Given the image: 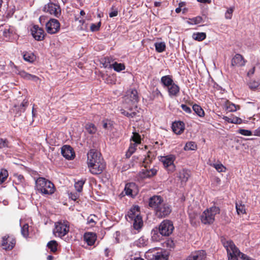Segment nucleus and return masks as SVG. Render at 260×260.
<instances>
[{
  "instance_id": "4c0bfd02",
  "label": "nucleus",
  "mask_w": 260,
  "mask_h": 260,
  "mask_svg": "<svg viewBox=\"0 0 260 260\" xmlns=\"http://www.w3.org/2000/svg\"><path fill=\"white\" fill-rule=\"evenodd\" d=\"M236 208L237 212L239 215L240 214H243L246 213L245 206L241 203H240L239 204L236 203Z\"/></svg>"
},
{
  "instance_id": "dca6fc26",
  "label": "nucleus",
  "mask_w": 260,
  "mask_h": 260,
  "mask_svg": "<svg viewBox=\"0 0 260 260\" xmlns=\"http://www.w3.org/2000/svg\"><path fill=\"white\" fill-rule=\"evenodd\" d=\"M246 60L243 56L240 54H236L232 59L231 65L232 67H242L245 65Z\"/></svg>"
},
{
  "instance_id": "49530a36",
  "label": "nucleus",
  "mask_w": 260,
  "mask_h": 260,
  "mask_svg": "<svg viewBox=\"0 0 260 260\" xmlns=\"http://www.w3.org/2000/svg\"><path fill=\"white\" fill-rule=\"evenodd\" d=\"M97 218V217L94 215H91L89 216L87 219V223L88 224H90L91 226H94L95 223V219Z\"/></svg>"
},
{
  "instance_id": "7ed1b4c3",
  "label": "nucleus",
  "mask_w": 260,
  "mask_h": 260,
  "mask_svg": "<svg viewBox=\"0 0 260 260\" xmlns=\"http://www.w3.org/2000/svg\"><path fill=\"white\" fill-rule=\"evenodd\" d=\"M36 188L43 194H52L55 191L54 184L43 177H39L36 180Z\"/></svg>"
},
{
  "instance_id": "c85d7f7f",
  "label": "nucleus",
  "mask_w": 260,
  "mask_h": 260,
  "mask_svg": "<svg viewBox=\"0 0 260 260\" xmlns=\"http://www.w3.org/2000/svg\"><path fill=\"white\" fill-rule=\"evenodd\" d=\"M23 58L26 61L32 62L36 59V56L34 53L31 52H25L23 55Z\"/></svg>"
},
{
  "instance_id": "f03ea898",
  "label": "nucleus",
  "mask_w": 260,
  "mask_h": 260,
  "mask_svg": "<svg viewBox=\"0 0 260 260\" xmlns=\"http://www.w3.org/2000/svg\"><path fill=\"white\" fill-rule=\"evenodd\" d=\"M126 220L133 223L134 228L136 230L141 229L143 222L140 215V208L138 206L132 207L125 215Z\"/></svg>"
},
{
  "instance_id": "6e6552de",
  "label": "nucleus",
  "mask_w": 260,
  "mask_h": 260,
  "mask_svg": "<svg viewBox=\"0 0 260 260\" xmlns=\"http://www.w3.org/2000/svg\"><path fill=\"white\" fill-rule=\"evenodd\" d=\"M175 159V157L173 155H169L161 156L160 160L163 164L164 167L167 169L169 172H173L175 169V166L174 164Z\"/></svg>"
},
{
  "instance_id": "393cba45",
  "label": "nucleus",
  "mask_w": 260,
  "mask_h": 260,
  "mask_svg": "<svg viewBox=\"0 0 260 260\" xmlns=\"http://www.w3.org/2000/svg\"><path fill=\"white\" fill-rule=\"evenodd\" d=\"M21 77L26 80H32L37 82L39 80V78L34 75H31L25 72L24 71H20L18 73Z\"/></svg>"
},
{
  "instance_id": "412c9836",
  "label": "nucleus",
  "mask_w": 260,
  "mask_h": 260,
  "mask_svg": "<svg viewBox=\"0 0 260 260\" xmlns=\"http://www.w3.org/2000/svg\"><path fill=\"white\" fill-rule=\"evenodd\" d=\"M168 91L170 97L177 96L180 91V87L175 83H173L168 88Z\"/></svg>"
},
{
  "instance_id": "bb28decb",
  "label": "nucleus",
  "mask_w": 260,
  "mask_h": 260,
  "mask_svg": "<svg viewBox=\"0 0 260 260\" xmlns=\"http://www.w3.org/2000/svg\"><path fill=\"white\" fill-rule=\"evenodd\" d=\"M160 81L162 85L167 88L174 83L172 77L169 75L162 76Z\"/></svg>"
},
{
  "instance_id": "5701e85b",
  "label": "nucleus",
  "mask_w": 260,
  "mask_h": 260,
  "mask_svg": "<svg viewBox=\"0 0 260 260\" xmlns=\"http://www.w3.org/2000/svg\"><path fill=\"white\" fill-rule=\"evenodd\" d=\"M84 241L88 245H93L96 239V235L92 233H85L84 236Z\"/></svg>"
},
{
  "instance_id": "13d9d810",
  "label": "nucleus",
  "mask_w": 260,
  "mask_h": 260,
  "mask_svg": "<svg viewBox=\"0 0 260 260\" xmlns=\"http://www.w3.org/2000/svg\"><path fill=\"white\" fill-rule=\"evenodd\" d=\"M103 128H104L105 129H108V130H111L112 125L109 121L104 120L103 121Z\"/></svg>"
},
{
  "instance_id": "473e14b6",
  "label": "nucleus",
  "mask_w": 260,
  "mask_h": 260,
  "mask_svg": "<svg viewBox=\"0 0 260 260\" xmlns=\"http://www.w3.org/2000/svg\"><path fill=\"white\" fill-rule=\"evenodd\" d=\"M154 46L157 52L160 53L165 50L166 44L164 42H156Z\"/></svg>"
},
{
  "instance_id": "09e8293b",
  "label": "nucleus",
  "mask_w": 260,
  "mask_h": 260,
  "mask_svg": "<svg viewBox=\"0 0 260 260\" xmlns=\"http://www.w3.org/2000/svg\"><path fill=\"white\" fill-rule=\"evenodd\" d=\"M131 140H133L135 143L134 144H139L141 143V137L140 135L136 132L133 133V136L131 138Z\"/></svg>"
},
{
  "instance_id": "9d476101",
  "label": "nucleus",
  "mask_w": 260,
  "mask_h": 260,
  "mask_svg": "<svg viewBox=\"0 0 260 260\" xmlns=\"http://www.w3.org/2000/svg\"><path fill=\"white\" fill-rule=\"evenodd\" d=\"M46 30L49 34L56 33L59 29L60 24L58 21L55 19H51L46 24Z\"/></svg>"
},
{
  "instance_id": "bf43d9fd",
  "label": "nucleus",
  "mask_w": 260,
  "mask_h": 260,
  "mask_svg": "<svg viewBox=\"0 0 260 260\" xmlns=\"http://www.w3.org/2000/svg\"><path fill=\"white\" fill-rule=\"evenodd\" d=\"M121 113L127 117H134L137 115V113L135 112L129 113L125 110H121Z\"/></svg>"
},
{
  "instance_id": "6ab92c4d",
  "label": "nucleus",
  "mask_w": 260,
  "mask_h": 260,
  "mask_svg": "<svg viewBox=\"0 0 260 260\" xmlns=\"http://www.w3.org/2000/svg\"><path fill=\"white\" fill-rule=\"evenodd\" d=\"M61 154L68 159H72L75 156V153L72 148L69 145H65L62 147Z\"/></svg>"
},
{
  "instance_id": "c03bdc74",
  "label": "nucleus",
  "mask_w": 260,
  "mask_h": 260,
  "mask_svg": "<svg viewBox=\"0 0 260 260\" xmlns=\"http://www.w3.org/2000/svg\"><path fill=\"white\" fill-rule=\"evenodd\" d=\"M202 21V18L200 16H198L191 19H189L188 23L190 24H197L200 23Z\"/></svg>"
},
{
  "instance_id": "2f4dec72",
  "label": "nucleus",
  "mask_w": 260,
  "mask_h": 260,
  "mask_svg": "<svg viewBox=\"0 0 260 260\" xmlns=\"http://www.w3.org/2000/svg\"><path fill=\"white\" fill-rule=\"evenodd\" d=\"M192 109L200 117H203L204 116V111L199 105L196 104L192 106Z\"/></svg>"
},
{
  "instance_id": "603ef678",
  "label": "nucleus",
  "mask_w": 260,
  "mask_h": 260,
  "mask_svg": "<svg viewBox=\"0 0 260 260\" xmlns=\"http://www.w3.org/2000/svg\"><path fill=\"white\" fill-rule=\"evenodd\" d=\"M189 216L190 223L192 225H195L197 222V214L195 213H189Z\"/></svg>"
},
{
  "instance_id": "cd10ccee",
  "label": "nucleus",
  "mask_w": 260,
  "mask_h": 260,
  "mask_svg": "<svg viewBox=\"0 0 260 260\" xmlns=\"http://www.w3.org/2000/svg\"><path fill=\"white\" fill-rule=\"evenodd\" d=\"M109 68H113L115 71L119 72L125 69V66L123 63L114 62L112 64H110Z\"/></svg>"
},
{
  "instance_id": "3c124183",
  "label": "nucleus",
  "mask_w": 260,
  "mask_h": 260,
  "mask_svg": "<svg viewBox=\"0 0 260 260\" xmlns=\"http://www.w3.org/2000/svg\"><path fill=\"white\" fill-rule=\"evenodd\" d=\"M136 144H131L128 148L127 152H126V155L131 156L133 153H134L136 149Z\"/></svg>"
},
{
  "instance_id": "f3484780",
  "label": "nucleus",
  "mask_w": 260,
  "mask_h": 260,
  "mask_svg": "<svg viewBox=\"0 0 260 260\" xmlns=\"http://www.w3.org/2000/svg\"><path fill=\"white\" fill-rule=\"evenodd\" d=\"M206 253L204 250H201L192 252L186 260H206Z\"/></svg>"
},
{
  "instance_id": "f704fd0d",
  "label": "nucleus",
  "mask_w": 260,
  "mask_h": 260,
  "mask_svg": "<svg viewBox=\"0 0 260 260\" xmlns=\"http://www.w3.org/2000/svg\"><path fill=\"white\" fill-rule=\"evenodd\" d=\"M206 34L205 32H197L194 33L192 35V38L198 41H201L205 39Z\"/></svg>"
},
{
  "instance_id": "4d7b16f0",
  "label": "nucleus",
  "mask_w": 260,
  "mask_h": 260,
  "mask_svg": "<svg viewBox=\"0 0 260 260\" xmlns=\"http://www.w3.org/2000/svg\"><path fill=\"white\" fill-rule=\"evenodd\" d=\"M14 177H15V181L16 183H17V184L22 183L24 180V178L23 176L21 175H18V174L15 175Z\"/></svg>"
},
{
  "instance_id": "f257e3e1",
  "label": "nucleus",
  "mask_w": 260,
  "mask_h": 260,
  "mask_svg": "<svg viewBox=\"0 0 260 260\" xmlns=\"http://www.w3.org/2000/svg\"><path fill=\"white\" fill-rule=\"evenodd\" d=\"M149 206L154 210L156 216L158 218L165 217L172 211L171 206L158 196H154L150 198Z\"/></svg>"
},
{
  "instance_id": "774afa93",
  "label": "nucleus",
  "mask_w": 260,
  "mask_h": 260,
  "mask_svg": "<svg viewBox=\"0 0 260 260\" xmlns=\"http://www.w3.org/2000/svg\"><path fill=\"white\" fill-rule=\"evenodd\" d=\"M10 34V30L9 29L5 28L3 30V35L6 37H8L9 36Z\"/></svg>"
},
{
  "instance_id": "aec40b11",
  "label": "nucleus",
  "mask_w": 260,
  "mask_h": 260,
  "mask_svg": "<svg viewBox=\"0 0 260 260\" xmlns=\"http://www.w3.org/2000/svg\"><path fill=\"white\" fill-rule=\"evenodd\" d=\"M190 176V171L186 169L180 171L177 174V177L182 183H185Z\"/></svg>"
},
{
  "instance_id": "20e7f679",
  "label": "nucleus",
  "mask_w": 260,
  "mask_h": 260,
  "mask_svg": "<svg viewBox=\"0 0 260 260\" xmlns=\"http://www.w3.org/2000/svg\"><path fill=\"white\" fill-rule=\"evenodd\" d=\"M219 212V208L216 206L207 209L201 215V221L204 224H211L214 222L215 215Z\"/></svg>"
},
{
  "instance_id": "7c9ffc66",
  "label": "nucleus",
  "mask_w": 260,
  "mask_h": 260,
  "mask_svg": "<svg viewBox=\"0 0 260 260\" xmlns=\"http://www.w3.org/2000/svg\"><path fill=\"white\" fill-rule=\"evenodd\" d=\"M85 129L90 134H94L96 132L97 129L94 124L91 123H87L85 125Z\"/></svg>"
},
{
  "instance_id": "69168bd1",
  "label": "nucleus",
  "mask_w": 260,
  "mask_h": 260,
  "mask_svg": "<svg viewBox=\"0 0 260 260\" xmlns=\"http://www.w3.org/2000/svg\"><path fill=\"white\" fill-rule=\"evenodd\" d=\"M242 260H251V258L246 254L241 252L240 256Z\"/></svg>"
},
{
  "instance_id": "680f3d73",
  "label": "nucleus",
  "mask_w": 260,
  "mask_h": 260,
  "mask_svg": "<svg viewBox=\"0 0 260 260\" xmlns=\"http://www.w3.org/2000/svg\"><path fill=\"white\" fill-rule=\"evenodd\" d=\"M181 107L182 109L184 111L187 113H190L191 112V110L190 107H188L187 105L185 104H182L181 105Z\"/></svg>"
},
{
  "instance_id": "1a4fd4ad",
  "label": "nucleus",
  "mask_w": 260,
  "mask_h": 260,
  "mask_svg": "<svg viewBox=\"0 0 260 260\" xmlns=\"http://www.w3.org/2000/svg\"><path fill=\"white\" fill-rule=\"evenodd\" d=\"M104 160L101 157V153L94 149H91L87 153V164L88 166L98 163Z\"/></svg>"
},
{
  "instance_id": "9b49d317",
  "label": "nucleus",
  "mask_w": 260,
  "mask_h": 260,
  "mask_svg": "<svg viewBox=\"0 0 260 260\" xmlns=\"http://www.w3.org/2000/svg\"><path fill=\"white\" fill-rule=\"evenodd\" d=\"M16 244L15 239L12 237L5 236L3 237L2 246L6 250H12Z\"/></svg>"
},
{
  "instance_id": "c756f323",
  "label": "nucleus",
  "mask_w": 260,
  "mask_h": 260,
  "mask_svg": "<svg viewBox=\"0 0 260 260\" xmlns=\"http://www.w3.org/2000/svg\"><path fill=\"white\" fill-rule=\"evenodd\" d=\"M226 110L229 112H235L237 109H240L238 105H236L234 104L228 102L225 105Z\"/></svg>"
},
{
  "instance_id": "0eeeda50",
  "label": "nucleus",
  "mask_w": 260,
  "mask_h": 260,
  "mask_svg": "<svg viewBox=\"0 0 260 260\" xmlns=\"http://www.w3.org/2000/svg\"><path fill=\"white\" fill-rule=\"evenodd\" d=\"M174 230V226L172 221L165 220L161 222L159 226V233L164 236H168L171 234Z\"/></svg>"
},
{
  "instance_id": "ddd939ff",
  "label": "nucleus",
  "mask_w": 260,
  "mask_h": 260,
  "mask_svg": "<svg viewBox=\"0 0 260 260\" xmlns=\"http://www.w3.org/2000/svg\"><path fill=\"white\" fill-rule=\"evenodd\" d=\"M44 11L57 17L60 15L61 12L60 7L53 3H49L47 5L45 6Z\"/></svg>"
},
{
  "instance_id": "864d4df0",
  "label": "nucleus",
  "mask_w": 260,
  "mask_h": 260,
  "mask_svg": "<svg viewBox=\"0 0 260 260\" xmlns=\"http://www.w3.org/2000/svg\"><path fill=\"white\" fill-rule=\"evenodd\" d=\"M234 10V7H231L227 10L225 13V18L226 19H231L232 18Z\"/></svg>"
},
{
  "instance_id": "e2e57ef3",
  "label": "nucleus",
  "mask_w": 260,
  "mask_h": 260,
  "mask_svg": "<svg viewBox=\"0 0 260 260\" xmlns=\"http://www.w3.org/2000/svg\"><path fill=\"white\" fill-rule=\"evenodd\" d=\"M27 101L24 100L20 105L21 108V112H24L25 108L27 106Z\"/></svg>"
},
{
  "instance_id": "c9c22d12",
  "label": "nucleus",
  "mask_w": 260,
  "mask_h": 260,
  "mask_svg": "<svg viewBox=\"0 0 260 260\" xmlns=\"http://www.w3.org/2000/svg\"><path fill=\"white\" fill-rule=\"evenodd\" d=\"M153 158V155H152L150 152H148L147 156L143 160V165L145 168H147L148 165L151 162Z\"/></svg>"
},
{
  "instance_id": "338daca9",
  "label": "nucleus",
  "mask_w": 260,
  "mask_h": 260,
  "mask_svg": "<svg viewBox=\"0 0 260 260\" xmlns=\"http://www.w3.org/2000/svg\"><path fill=\"white\" fill-rule=\"evenodd\" d=\"M117 15H118V11L117 10H114L109 13V16L110 17H113L116 16H117Z\"/></svg>"
},
{
  "instance_id": "39448f33",
  "label": "nucleus",
  "mask_w": 260,
  "mask_h": 260,
  "mask_svg": "<svg viewBox=\"0 0 260 260\" xmlns=\"http://www.w3.org/2000/svg\"><path fill=\"white\" fill-rule=\"evenodd\" d=\"M223 245L226 249L228 260H238V256H240L241 252L231 240L222 242Z\"/></svg>"
},
{
  "instance_id": "5fc2aeb1",
  "label": "nucleus",
  "mask_w": 260,
  "mask_h": 260,
  "mask_svg": "<svg viewBox=\"0 0 260 260\" xmlns=\"http://www.w3.org/2000/svg\"><path fill=\"white\" fill-rule=\"evenodd\" d=\"M101 25V21L97 24L92 23L90 25V30L92 32L98 31L100 29Z\"/></svg>"
},
{
  "instance_id": "a18cd8bd",
  "label": "nucleus",
  "mask_w": 260,
  "mask_h": 260,
  "mask_svg": "<svg viewBox=\"0 0 260 260\" xmlns=\"http://www.w3.org/2000/svg\"><path fill=\"white\" fill-rule=\"evenodd\" d=\"M259 85V83L256 81H251L248 84L249 87L253 90L258 89Z\"/></svg>"
},
{
  "instance_id": "b1692460",
  "label": "nucleus",
  "mask_w": 260,
  "mask_h": 260,
  "mask_svg": "<svg viewBox=\"0 0 260 260\" xmlns=\"http://www.w3.org/2000/svg\"><path fill=\"white\" fill-rule=\"evenodd\" d=\"M126 96L130 98V101L134 103L139 101V96L137 91L135 89H132L127 91Z\"/></svg>"
},
{
  "instance_id": "e433bc0d",
  "label": "nucleus",
  "mask_w": 260,
  "mask_h": 260,
  "mask_svg": "<svg viewBox=\"0 0 260 260\" xmlns=\"http://www.w3.org/2000/svg\"><path fill=\"white\" fill-rule=\"evenodd\" d=\"M57 243L55 240H52L47 244L48 248L52 252H55L57 251Z\"/></svg>"
},
{
  "instance_id": "2eb2a0df",
  "label": "nucleus",
  "mask_w": 260,
  "mask_h": 260,
  "mask_svg": "<svg viewBox=\"0 0 260 260\" xmlns=\"http://www.w3.org/2000/svg\"><path fill=\"white\" fill-rule=\"evenodd\" d=\"M153 250H149L146 252L145 255L146 258H150V260H167V255H164L162 252L153 253Z\"/></svg>"
},
{
  "instance_id": "a19ab883",
  "label": "nucleus",
  "mask_w": 260,
  "mask_h": 260,
  "mask_svg": "<svg viewBox=\"0 0 260 260\" xmlns=\"http://www.w3.org/2000/svg\"><path fill=\"white\" fill-rule=\"evenodd\" d=\"M85 183V181L83 180H79L77 182H76L75 183V188L76 190L80 192L82 190L83 186Z\"/></svg>"
},
{
  "instance_id": "72a5a7b5",
  "label": "nucleus",
  "mask_w": 260,
  "mask_h": 260,
  "mask_svg": "<svg viewBox=\"0 0 260 260\" xmlns=\"http://www.w3.org/2000/svg\"><path fill=\"white\" fill-rule=\"evenodd\" d=\"M197 145L194 142H187L184 147V149L185 151L189 150H194L197 149Z\"/></svg>"
},
{
  "instance_id": "a878e982",
  "label": "nucleus",
  "mask_w": 260,
  "mask_h": 260,
  "mask_svg": "<svg viewBox=\"0 0 260 260\" xmlns=\"http://www.w3.org/2000/svg\"><path fill=\"white\" fill-rule=\"evenodd\" d=\"M223 119L225 121L231 123L241 124L242 123V119L241 118L233 115H232L231 117L224 116Z\"/></svg>"
},
{
  "instance_id": "4be33fe9",
  "label": "nucleus",
  "mask_w": 260,
  "mask_h": 260,
  "mask_svg": "<svg viewBox=\"0 0 260 260\" xmlns=\"http://www.w3.org/2000/svg\"><path fill=\"white\" fill-rule=\"evenodd\" d=\"M173 131L177 135L181 134L184 129V124L183 122H175L172 124Z\"/></svg>"
},
{
  "instance_id": "58836bf2",
  "label": "nucleus",
  "mask_w": 260,
  "mask_h": 260,
  "mask_svg": "<svg viewBox=\"0 0 260 260\" xmlns=\"http://www.w3.org/2000/svg\"><path fill=\"white\" fill-rule=\"evenodd\" d=\"M8 176V172L6 169H2L0 172V184H2Z\"/></svg>"
},
{
  "instance_id": "0e129e2a",
  "label": "nucleus",
  "mask_w": 260,
  "mask_h": 260,
  "mask_svg": "<svg viewBox=\"0 0 260 260\" xmlns=\"http://www.w3.org/2000/svg\"><path fill=\"white\" fill-rule=\"evenodd\" d=\"M105 62L104 64V65L105 66V68H108V64H109V65L111 64L110 63L111 62V61L112 60V58L111 57H107L105 58Z\"/></svg>"
},
{
  "instance_id": "de8ad7c7",
  "label": "nucleus",
  "mask_w": 260,
  "mask_h": 260,
  "mask_svg": "<svg viewBox=\"0 0 260 260\" xmlns=\"http://www.w3.org/2000/svg\"><path fill=\"white\" fill-rule=\"evenodd\" d=\"M157 170L155 169H151L150 170H147L144 173L145 176L147 177H151L153 176L156 174Z\"/></svg>"
},
{
  "instance_id": "4468645a",
  "label": "nucleus",
  "mask_w": 260,
  "mask_h": 260,
  "mask_svg": "<svg viewBox=\"0 0 260 260\" xmlns=\"http://www.w3.org/2000/svg\"><path fill=\"white\" fill-rule=\"evenodd\" d=\"M124 191L127 196L135 197L138 192V187L135 183H128L125 184Z\"/></svg>"
},
{
  "instance_id": "6e6d98bb",
  "label": "nucleus",
  "mask_w": 260,
  "mask_h": 260,
  "mask_svg": "<svg viewBox=\"0 0 260 260\" xmlns=\"http://www.w3.org/2000/svg\"><path fill=\"white\" fill-rule=\"evenodd\" d=\"M238 132L241 135L246 136H249L252 135L251 131L248 129H239Z\"/></svg>"
},
{
  "instance_id": "ea45409f",
  "label": "nucleus",
  "mask_w": 260,
  "mask_h": 260,
  "mask_svg": "<svg viewBox=\"0 0 260 260\" xmlns=\"http://www.w3.org/2000/svg\"><path fill=\"white\" fill-rule=\"evenodd\" d=\"M218 172H225L226 168L221 163L211 165Z\"/></svg>"
},
{
  "instance_id": "79ce46f5",
  "label": "nucleus",
  "mask_w": 260,
  "mask_h": 260,
  "mask_svg": "<svg viewBox=\"0 0 260 260\" xmlns=\"http://www.w3.org/2000/svg\"><path fill=\"white\" fill-rule=\"evenodd\" d=\"M147 240L143 237L135 241V244L139 247H143L147 245Z\"/></svg>"
},
{
  "instance_id": "423d86ee",
  "label": "nucleus",
  "mask_w": 260,
  "mask_h": 260,
  "mask_svg": "<svg viewBox=\"0 0 260 260\" xmlns=\"http://www.w3.org/2000/svg\"><path fill=\"white\" fill-rule=\"evenodd\" d=\"M70 224L67 220H60L55 223L53 234L56 237L62 238L69 232Z\"/></svg>"
},
{
  "instance_id": "a211bd4d",
  "label": "nucleus",
  "mask_w": 260,
  "mask_h": 260,
  "mask_svg": "<svg viewBox=\"0 0 260 260\" xmlns=\"http://www.w3.org/2000/svg\"><path fill=\"white\" fill-rule=\"evenodd\" d=\"M31 30L32 36L36 40L41 41L44 39L45 34L42 28L37 25H34Z\"/></svg>"
},
{
  "instance_id": "052dcab7",
  "label": "nucleus",
  "mask_w": 260,
  "mask_h": 260,
  "mask_svg": "<svg viewBox=\"0 0 260 260\" xmlns=\"http://www.w3.org/2000/svg\"><path fill=\"white\" fill-rule=\"evenodd\" d=\"M152 238L153 239V240H156V241L159 240V236L158 235L157 230H153L152 232Z\"/></svg>"
},
{
  "instance_id": "37998d69",
  "label": "nucleus",
  "mask_w": 260,
  "mask_h": 260,
  "mask_svg": "<svg viewBox=\"0 0 260 260\" xmlns=\"http://www.w3.org/2000/svg\"><path fill=\"white\" fill-rule=\"evenodd\" d=\"M28 229H29V226H28V224L27 223L24 224L21 228V234L25 238H27L28 236V233H29Z\"/></svg>"
},
{
  "instance_id": "8fccbe9b",
  "label": "nucleus",
  "mask_w": 260,
  "mask_h": 260,
  "mask_svg": "<svg viewBox=\"0 0 260 260\" xmlns=\"http://www.w3.org/2000/svg\"><path fill=\"white\" fill-rule=\"evenodd\" d=\"M9 147V142L6 139H0V149Z\"/></svg>"
},
{
  "instance_id": "f8f14e48",
  "label": "nucleus",
  "mask_w": 260,
  "mask_h": 260,
  "mask_svg": "<svg viewBox=\"0 0 260 260\" xmlns=\"http://www.w3.org/2000/svg\"><path fill=\"white\" fill-rule=\"evenodd\" d=\"M89 171L92 174L98 175L102 173L106 167L105 162L104 160L100 161L99 163L88 166Z\"/></svg>"
}]
</instances>
